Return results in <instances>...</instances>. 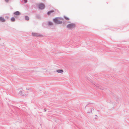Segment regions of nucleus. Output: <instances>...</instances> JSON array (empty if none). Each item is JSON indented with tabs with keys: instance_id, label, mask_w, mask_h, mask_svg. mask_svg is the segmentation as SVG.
<instances>
[{
	"instance_id": "obj_9",
	"label": "nucleus",
	"mask_w": 129,
	"mask_h": 129,
	"mask_svg": "<svg viewBox=\"0 0 129 129\" xmlns=\"http://www.w3.org/2000/svg\"><path fill=\"white\" fill-rule=\"evenodd\" d=\"M13 13L14 15H20V13L18 11H16L14 13Z\"/></svg>"
},
{
	"instance_id": "obj_5",
	"label": "nucleus",
	"mask_w": 129,
	"mask_h": 129,
	"mask_svg": "<svg viewBox=\"0 0 129 129\" xmlns=\"http://www.w3.org/2000/svg\"><path fill=\"white\" fill-rule=\"evenodd\" d=\"M19 94L23 96H25L26 95L24 91L20 90L19 92Z\"/></svg>"
},
{
	"instance_id": "obj_2",
	"label": "nucleus",
	"mask_w": 129,
	"mask_h": 129,
	"mask_svg": "<svg viewBox=\"0 0 129 129\" xmlns=\"http://www.w3.org/2000/svg\"><path fill=\"white\" fill-rule=\"evenodd\" d=\"M38 7L40 9L42 10L44 8L45 5L43 3H41L38 4Z\"/></svg>"
},
{
	"instance_id": "obj_18",
	"label": "nucleus",
	"mask_w": 129,
	"mask_h": 129,
	"mask_svg": "<svg viewBox=\"0 0 129 129\" xmlns=\"http://www.w3.org/2000/svg\"><path fill=\"white\" fill-rule=\"evenodd\" d=\"M93 86H94V87H98V86L96 85L95 84H94V85Z\"/></svg>"
},
{
	"instance_id": "obj_6",
	"label": "nucleus",
	"mask_w": 129,
	"mask_h": 129,
	"mask_svg": "<svg viewBox=\"0 0 129 129\" xmlns=\"http://www.w3.org/2000/svg\"><path fill=\"white\" fill-rule=\"evenodd\" d=\"M94 111V108H90L89 110H88V111L87 112V113L90 114V113H92V112H93Z\"/></svg>"
},
{
	"instance_id": "obj_4",
	"label": "nucleus",
	"mask_w": 129,
	"mask_h": 129,
	"mask_svg": "<svg viewBox=\"0 0 129 129\" xmlns=\"http://www.w3.org/2000/svg\"><path fill=\"white\" fill-rule=\"evenodd\" d=\"M32 35L33 36L36 37H42V36L39 33H32Z\"/></svg>"
},
{
	"instance_id": "obj_8",
	"label": "nucleus",
	"mask_w": 129,
	"mask_h": 129,
	"mask_svg": "<svg viewBox=\"0 0 129 129\" xmlns=\"http://www.w3.org/2000/svg\"><path fill=\"white\" fill-rule=\"evenodd\" d=\"M54 12V10H50V11H48L47 12V14L48 15H50L51 14V13H53Z\"/></svg>"
},
{
	"instance_id": "obj_11",
	"label": "nucleus",
	"mask_w": 129,
	"mask_h": 129,
	"mask_svg": "<svg viewBox=\"0 0 129 129\" xmlns=\"http://www.w3.org/2000/svg\"><path fill=\"white\" fill-rule=\"evenodd\" d=\"M25 20H28L29 19V18L28 16H25Z\"/></svg>"
},
{
	"instance_id": "obj_19",
	"label": "nucleus",
	"mask_w": 129,
	"mask_h": 129,
	"mask_svg": "<svg viewBox=\"0 0 129 129\" xmlns=\"http://www.w3.org/2000/svg\"><path fill=\"white\" fill-rule=\"evenodd\" d=\"M5 1L7 2H8L9 1V0H5Z\"/></svg>"
},
{
	"instance_id": "obj_10",
	"label": "nucleus",
	"mask_w": 129,
	"mask_h": 129,
	"mask_svg": "<svg viewBox=\"0 0 129 129\" xmlns=\"http://www.w3.org/2000/svg\"><path fill=\"white\" fill-rule=\"evenodd\" d=\"M63 72V71L62 70L58 69L56 70V72L59 73H62Z\"/></svg>"
},
{
	"instance_id": "obj_14",
	"label": "nucleus",
	"mask_w": 129,
	"mask_h": 129,
	"mask_svg": "<svg viewBox=\"0 0 129 129\" xmlns=\"http://www.w3.org/2000/svg\"><path fill=\"white\" fill-rule=\"evenodd\" d=\"M64 18L67 20H69V18L65 16H64Z\"/></svg>"
},
{
	"instance_id": "obj_22",
	"label": "nucleus",
	"mask_w": 129,
	"mask_h": 129,
	"mask_svg": "<svg viewBox=\"0 0 129 129\" xmlns=\"http://www.w3.org/2000/svg\"><path fill=\"white\" fill-rule=\"evenodd\" d=\"M97 111L99 112V110H98Z\"/></svg>"
},
{
	"instance_id": "obj_12",
	"label": "nucleus",
	"mask_w": 129,
	"mask_h": 129,
	"mask_svg": "<svg viewBox=\"0 0 129 129\" xmlns=\"http://www.w3.org/2000/svg\"><path fill=\"white\" fill-rule=\"evenodd\" d=\"M11 20L12 22H14L15 21V19L14 17H12L11 18Z\"/></svg>"
},
{
	"instance_id": "obj_24",
	"label": "nucleus",
	"mask_w": 129,
	"mask_h": 129,
	"mask_svg": "<svg viewBox=\"0 0 129 129\" xmlns=\"http://www.w3.org/2000/svg\"><path fill=\"white\" fill-rule=\"evenodd\" d=\"M1 38H0V40H1Z\"/></svg>"
},
{
	"instance_id": "obj_7",
	"label": "nucleus",
	"mask_w": 129,
	"mask_h": 129,
	"mask_svg": "<svg viewBox=\"0 0 129 129\" xmlns=\"http://www.w3.org/2000/svg\"><path fill=\"white\" fill-rule=\"evenodd\" d=\"M0 21L2 22H4L6 21V19H5L4 17H0Z\"/></svg>"
},
{
	"instance_id": "obj_3",
	"label": "nucleus",
	"mask_w": 129,
	"mask_h": 129,
	"mask_svg": "<svg viewBox=\"0 0 129 129\" xmlns=\"http://www.w3.org/2000/svg\"><path fill=\"white\" fill-rule=\"evenodd\" d=\"M75 26V25L74 23H70L67 25V27L69 29H71L74 28Z\"/></svg>"
},
{
	"instance_id": "obj_20",
	"label": "nucleus",
	"mask_w": 129,
	"mask_h": 129,
	"mask_svg": "<svg viewBox=\"0 0 129 129\" xmlns=\"http://www.w3.org/2000/svg\"><path fill=\"white\" fill-rule=\"evenodd\" d=\"M44 111H44L45 112H46V110L45 109H44Z\"/></svg>"
},
{
	"instance_id": "obj_21",
	"label": "nucleus",
	"mask_w": 129,
	"mask_h": 129,
	"mask_svg": "<svg viewBox=\"0 0 129 129\" xmlns=\"http://www.w3.org/2000/svg\"><path fill=\"white\" fill-rule=\"evenodd\" d=\"M116 101H118V99H117L116 100Z\"/></svg>"
},
{
	"instance_id": "obj_1",
	"label": "nucleus",
	"mask_w": 129,
	"mask_h": 129,
	"mask_svg": "<svg viewBox=\"0 0 129 129\" xmlns=\"http://www.w3.org/2000/svg\"><path fill=\"white\" fill-rule=\"evenodd\" d=\"M58 19H61L60 18L56 17L55 18L53 19V21L56 24H59L62 23V21L58 20Z\"/></svg>"
},
{
	"instance_id": "obj_23",
	"label": "nucleus",
	"mask_w": 129,
	"mask_h": 129,
	"mask_svg": "<svg viewBox=\"0 0 129 129\" xmlns=\"http://www.w3.org/2000/svg\"><path fill=\"white\" fill-rule=\"evenodd\" d=\"M95 116H97V115H95Z\"/></svg>"
},
{
	"instance_id": "obj_13",
	"label": "nucleus",
	"mask_w": 129,
	"mask_h": 129,
	"mask_svg": "<svg viewBox=\"0 0 129 129\" xmlns=\"http://www.w3.org/2000/svg\"><path fill=\"white\" fill-rule=\"evenodd\" d=\"M48 24L49 25L51 26V25H53V24L50 21H49L48 22Z\"/></svg>"
},
{
	"instance_id": "obj_17",
	"label": "nucleus",
	"mask_w": 129,
	"mask_h": 129,
	"mask_svg": "<svg viewBox=\"0 0 129 129\" xmlns=\"http://www.w3.org/2000/svg\"><path fill=\"white\" fill-rule=\"evenodd\" d=\"M24 3H26L27 2V0H23Z\"/></svg>"
},
{
	"instance_id": "obj_16",
	"label": "nucleus",
	"mask_w": 129,
	"mask_h": 129,
	"mask_svg": "<svg viewBox=\"0 0 129 129\" xmlns=\"http://www.w3.org/2000/svg\"><path fill=\"white\" fill-rule=\"evenodd\" d=\"M36 17L37 18H39L40 17V16L38 15H37L36 16Z\"/></svg>"
},
{
	"instance_id": "obj_15",
	"label": "nucleus",
	"mask_w": 129,
	"mask_h": 129,
	"mask_svg": "<svg viewBox=\"0 0 129 129\" xmlns=\"http://www.w3.org/2000/svg\"><path fill=\"white\" fill-rule=\"evenodd\" d=\"M109 103H110L112 104H114V103L113 101H110V102H109Z\"/></svg>"
}]
</instances>
